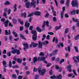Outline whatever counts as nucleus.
Returning <instances> with one entry per match:
<instances>
[{"mask_svg": "<svg viewBox=\"0 0 79 79\" xmlns=\"http://www.w3.org/2000/svg\"><path fill=\"white\" fill-rule=\"evenodd\" d=\"M31 33L33 35L32 39L34 40H36L37 39V32L35 30H32Z\"/></svg>", "mask_w": 79, "mask_h": 79, "instance_id": "2", "label": "nucleus"}, {"mask_svg": "<svg viewBox=\"0 0 79 79\" xmlns=\"http://www.w3.org/2000/svg\"><path fill=\"white\" fill-rule=\"evenodd\" d=\"M73 72L74 75L76 76H77V73H76V70H73Z\"/></svg>", "mask_w": 79, "mask_h": 79, "instance_id": "41", "label": "nucleus"}, {"mask_svg": "<svg viewBox=\"0 0 79 79\" xmlns=\"http://www.w3.org/2000/svg\"><path fill=\"white\" fill-rule=\"evenodd\" d=\"M21 16L24 17V18H26V12L22 13Z\"/></svg>", "mask_w": 79, "mask_h": 79, "instance_id": "23", "label": "nucleus"}, {"mask_svg": "<svg viewBox=\"0 0 79 79\" xmlns=\"http://www.w3.org/2000/svg\"><path fill=\"white\" fill-rule=\"evenodd\" d=\"M13 22L14 23L16 24V19H13Z\"/></svg>", "mask_w": 79, "mask_h": 79, "instance_id": "53", "label": "nucleus"}, {"mask_svg": "<svg viewBox=\"0 0 79 79\" xmlns=\"http://www.w3.org/2000/svg\"><path fill=\"white\" fill-rule=\"evenodd\" d=\"M73 73L69 74L68 75V77H71V76H73Z\"/></svg>", "mask_w": 79, "mask_h": 79, "instance_id": "61", "label": "nucleus"}, {"mask_svg": "<svg viewBox=\"0 0 79 79\" xmlns=\"http://www.w3.org/2000/svg\"><path fill=\"white\" fill-rule=\"evenodd\" d=\"M13 34L14 35L15 37H18V34L15 32V31H13Z\"/></svg>", "mask_w": 79, "mask_h": 79, "instance_id": "30", "label": "nucleus"}, {"mask_svg": "<svg viewBox=\"0 0 79 79\" xmlns=\"http://www.w3.org/2000/svg\"><path fill=\"white\" fill-rule=\"evenodd\" d=\"M8 23H9V20H7L5 22V27H7V26H8Z\"/></svg>", "mask_w": 79, "mask_h": 79, "instance_id": "24", "label": "nucleus"}, {"mask_svg": "<svg viewBox=\"0 0 79 79\" xmlns=\"http://www.w3.org/2000/svg\"><path fill=\"white\" fill-rule=\"evenodd\" d=\"M26 75H29V74H30V72L27 71L26 72Z\"/></svg>", "mask_w": 79, "mask_h": 79, "instance_id": "62", "label": "nucleus"}, {"mask_svg": "<svg viewBox=\"0 0 79 79\" xmlns=\"http://www.w3.org/2000/svg\"><path fill=\"white\" fill-rule=\"evenodd\" d=\"M74 49H75V50L76 51V52H77V53H78L79 52V50H78V49H77V48L75 46L74 47Z\"/></svg>", "mask_w": 79, "mask_h": 79, "instance_id": "34", "label": "nucleus"}, {"mask_svg": "<svg viewBox=\"0 0 79 79\" xmlns=\"http://www.w3.org/2000/svg\"><path fill=\"white\" fill-rule=\"evenodd\" d=\"M29 26H30V23L28 22H26L25 24V27L27 28H28L29 27Z\"/></svg>", "mask_w": 79, "mask_h": 79, "instance_id": "11", "label": "nucleus"}, {"mask_svg": "<svg viewBox=\"0 0 79 79\" xmlns=\"http://www.w3.org/2000/svg\"><path fill=\"white\" fill-rule=\"evenodd\" d=\"M2 63L4 66L5 68H6V61L5 60H3L2 62Z\"/></svg>", "mask_w": 79, "mask_h": 79, "instance_id": "18", "label": "nucleus"}, {"mask_svg": "<svg viewBox=\"0 0 79 79\" xmlns=\"http://www.w3.org/2000/svg\"><path fill=\"white\" fill-rule=\"evenodd\" d=\"M11 64H12L11 63V61H9V66L10 68H11Z\"/></svg>", "mask_w": 79, "mask_h": 79, "instance_id": "57", "label": "nucleus"}, {"mask_svg": "<svg viewBox=\"0 0 79 79\" xmlns=\"http://www.w3.org/2000/svg\"><path fill=\"white\" fill-rule=\"evenodd\" d=\"M38 59L36 57H35L33 58V62L34 63H35V62H37V61Z\"/></svg>", "mask_w": 79, "mask_h": 79, "instance_id": "25", "label": "nucleus"}, {"mask_svg": "<svg viewBox=\"0 0 79 79\" xmlns=\"http://www.w3.org/2000/svg\"><path fill=\"white\" fill-rule=\"evenodd\" d=\"M79 38V35H77L75 37V40H77Z\"/></svg>", "mask_w": 79, "mask_h": 79, "instance_id": "46", "label": "nucleus"}, {"mask_svg": "<svg viewBox=\"0 0 79 79\" xmlns=\"http://www.w3.org/2000/svg\"><path fill=\"white\" fill-rule=\"evenodd\" d=\"M67 6L68 7H69V0H67L66 1Z\"/></svg>", "mask_w": 79, "mask_h": 79, "instance_id": "27", "label": "nucleus"}, {"mask_svg": "<svg viewBox=\"0 0 79 79\" xmlns=\"http://www.w3.org/2000/svg\"><path fill=\"white\" fill-rule=\"evenodd\" d=\"M10 2L8 1H7L5 3V5H10Z\"/></svg>", "mask_w": 79, "mask_h": 79, "instance_id": "51", "label": "nucleus"}, {"mask_svg": "<svg viewBox=\"0 0 79 79\" xmlns=\"http://www.w3.org/2000/svg\"><path fill=\"white\" fill-rule=\"evenodd\" d=\"M46 39H47V40H49V39H50V35H48L47 36Z\"/></svg>", "mask_w": 79, "mask_h": 79, "instance_id": "56", "label": "nucleus"}, {"mask_svg": "<svg viewBox=\"0 0 79 79\" xmlns=\"http://www.w3.org/2000/svg\"><path fill=\"white\" fill-rule=\"evenodd\" d=\"M2 53H4V54H6V50L5 49H4L3 52H2Z\"/></svg>", "mask_w": 79, "mask_h": 79, "instance_id": "55", "label": "nucleus"}, {"mask_svg": "<svg viewBox=\"0 0 79 79\" xmlns=\"http://www.w3.org/2000/svg\"><path fill=\"white\" fill-rule=\"evenodd\" d=\"M64 62V59L63 58L61 60L59 63H60V64H61L62 63H63Z\"/></svg>", "mask_w": 79, "mask_h": 79, "instance_id": "32", "label": "nucleus"}, {"mask_svg": "<svg viewBox=\"0 0 79 79\" xmlns=\"http://www.w3.org/2000/svg\"><path fill=\"white\" fill-rule=\"evenodd\" d=\"M79 10L78 9L77 10H76V14H77V15H78L79 13Z\"/></svg>", "mask_w": 79, "mask_h": 79, "instance_id": "59", "label": "nucleus"}, {"mask_svg": "<svg viewBox=\"0 0 79 79\" xmlns=\"http://www.w3.org/2000/svg\"><path fill=\"white\" fill-rule=\"evenodd\" d=\"M48 34H49L50 35H53L54 33L52 32H48Z\"/></svg>", "mask_w": 79, "mask_h": 79, "instance_id": "54", "label": "nucleus"}, {"mask_svg": "<svg viewBox=\"0 0 79 79\" xmlns=\"http://www.w3.org/2000/svg\"><path fill=\"white\" fill-rule=\"evenodd\" d=\"M38 71L39 73L42 75V76H44V74L46 72V70L45 69H43L42 70H41V68H39L38 69Z\"/></svg>", "mask_w": 79, "mask_h": 79, "instance_id": "3", "label": "nucleus"}, {"mask_svg": "<svg viewBox=\"0 0 79 79\" xmlns=\"http://www.w3.org/2000/svg\"><path fill=\"white\" fill-rule=\"evenodd\" d=\"M35 3H36V2L35 0H32L31 3L30 2H28L25 3L26 8H31L32 6H33V8H35Z\"/></svg>", "mask_w": 79, "mask_h": 79, "instance_id": "1", "label": "nucleus"}, {"mask_svg": "<svg viewBox=\"0 0 79 79\" xmlns=\"http://www.w3.org/2000/svg\"><path fill=\"white\" fill-rule=\"evenodd\" d=\"M60 45H61L62 47H63V43H59V45H57V48H60Z\"/></svg>", "mask_w": 79, "mask_h": 79, "instance_id": "21", "label": "nucleus"}, {"mask_svg": "<svg viewBox=\"0 0 79 79\" xmlns=\"http://www.w3.org/2000/svg\"><path fill=\"white\" fill-rule=\"evenodd\" d=\"M16 51H17V49H14V50L12 51V53L13 54H15V53H16Z\"/></svg>", "mask_w": 79, "mask_h": 79, "instance_id": "40", "label": "nucleus"}, {"mask_svg": "<svg viewBox=\"0 0 79 79\" xmlns=\"http://www.w3.org/2000/svg\"><path fill=\"white\" fill-rule=\"evenodd\" d=\"M49 16V14L48 13H47L46 15H45V18H48Z\"/></svg>", "mask_w": 79, "mask_h": 79, "instance_id": "58", "label": "nucleus"}, {"mask_svg": "<svg viewBox=\"0 0 79 79\" xmlns=\"http://www.w3.org/2000/svg\"><path fill=\"white\" fill-rule=\"evenodd\" d=\"M23 45L24 47V48L23 49L24 50H26L27 49H28V48H29L28 44H27V43L23 44Z\"/></svg>", "mask_w": 79, "mask_h": 79, "instance_id": "6", "label": "nucleus"}, {"mask_svg": "<svg viewBox=\"0 0 79 79\" xmlns=\"http://www.w3.org/2000/svg\"><path fill=\"white\" fill-rule=\"evenodd\" d=\"M45 54H44V53L43 52H41L40 53L39 55L40 56H44V55Z\"/></svg>", "mask_w": 79, "mask_h": 79, "instance_id": "44", "label": "nucleus"}, {"mask_svg": "<svg viewBox=\"0 0 79 79\" xmlns=\"http://www.w3.org/2000/svg\"><path fill=\"white\" fill-rule=\"evenodd\" d=\"M61 26H60L59 27H56V31H57L58 29H60L61 28Z\"/></svg>", "mask_w": 79, "mask_h": 79, "instance_id": "35", "label": "nucleus"}, {"mask_svg": "<svg viewBox=\"0 0 79 79\" xmlns=\"http://www.w3.org/2000/svg\"><path fill=\"white\" fill-rule=\"evenodd\" d=\"M22 60H23V59L19 58H17V61L18 63H21L22 62Z\"/></svg>", "mask_w": 79, "mask_h": 79, "instance_id": "19", "label": "nucleus"}, {"mask_svg": "<svg viewBox=\"0 0 79 79\" xmlns=\"http://www.w3.org/2000/svg\"><path fill=\"white\" fill-rule=\"evenodd\" d=\"M32 44L33 46V48H35V47H37V45H38L37 43H35L34 42H32Z\"/></svg>", "mask_w": 79, "mask_h": 79, "instance_id": "16", "label": "nucleus"}, {"mask_svg": "<svg viewBox=\"0 0 79 79\" xmlns=\"http://www.w3.org/2000/svg\"><path fill=\"white\" fill-rule=\"evenodd\" d=\"M34 14L36 16H38L40 15V12L39 11H35L34 13Z\"/></svg>", "mask_w": 79, "mask_h": 79, "instance_id": "14", "label": "nucleus"}, {"mask_svg": "<svg viewBox=\"0 0 79 79\" xmlns=\"http://www.w3.org/2000/svg\"><path fill=\"white\" fill-rule=\"evenodd\" d=\"M54 2H55L56 6H58V2H57V1H56V0H54Z\"/></svg>", "mask_w": 79, "mask_h": 79, "instance_id": "43", "label": "nucleus"}, {"mask_svg": "<svg viewBox=\"0 0 79 79\" xmlns=\"http://www.w3.org/2000/svg\"><path fill=\"white\" fill-rule=\"evenodd\" d=\"M18 21L20 23V24H21V25H23L24 24V23H23V21H22L21 19H18Z\"/></svg>", "mask_w": 79, "mask_h": 79, "instance_id": "31", "label": "nucleus"}, {"mask_svg": "<svg viewBox=\"0 0 79 79\" xmlns=\"http://www.w3.org/2000/svg\"><path fill=\"white\" fill-rule=\"evenodd\" d=\"M76 59H77V60H78V62H79V56H77L76 57V56H74L73 58V60H75L74 61L75 63H77V61L76 60Z\"/></svg>", "mask_w": 79, "mask_h": 79, "instance_id": "7", "label": "nucleus"}, {"mask_svg": "<svg viewBox=\"0 0 79 79\" xmlns=\"http://www.w3.org/2000/svg\"><path fill=\"white\" fill-rule=\"evenodd\" d=\"M68 31H69V29L67 28L65 29L64 33H65V34H67V32H68Z\"/></svg>", "mask_w": 79, "mask_h": 79, "instance_id": "42", "label": "nucleus"}, {"mask_svg": "<svg viewBox=\"0 0 79 79\" xmlns=\"http://www.w3.org/2000/svg\"><path fill=\"white\" fill-rule=\"evenodd\" d=\"M12 77L15 78V79H16V75L15 74H14L12 75Z\"/></svg>", "mask_w": 79, "mask_h": 79, "instance_id": "49", "label": "nucleus"}, {"mask_svg": "<svg viewBox=\"0 0 79 79\" xmlns=\"http://www.w3.org/2000/svg\"><path fill=\"white\" fill-rule=\"evenodd\" d=\"M48 43H49L48 41H44L43 42V44H44V45H46V44H48Z\"/></svg>", "mask_w": 79, "mask_h": 79, "instance_id": "45", "label": "nucleus"}, {"mask_svg": "<svg viewBox=\"0 0 79 79\" xmlns=\"http://www.w3.org/2000/svg\"><path fill=\"white\" fill-rule=\"evenodd\" d=\"M16 6H17V5H16V4H15L14 7V12H15V11H16V10H17V8H16Z\"/></svg>", "mask_w": 79, "mask_h": 79, "instance_id": "29", "label": "nucleus"}, {"mask_svg": "<svg viewBox=\"0 0 79 79\" xmlns=\"http://www.w3.org/2000/svg\"><path fill=\"white\" fill-rule=\"evenodd\" d=\"M55 41L56 43L57 44V43H58V39H57L56 38H55V37H54L53 38V40L52 41L53 42H55Z\"/></svg>", "mask_w": 79, "mask_h": 79, "instance_id": "15", "label": "nucleus"}, {"mask_svg": "<svg viewBox=\"0 0 79 79\" xmlns=\"http://www.w3.org/2000/svg\"><path fill=\"white\" fill-rule=\"evenodd\" d=\"M42 42L40 41H39L38 48H42Z\"/></svg>", "mask_w": 79, "mask_h": 79, "instance_id": "20", "label": "nucleus"}, {"mask_svg": "<svg viewBox=\"0 0 79 79\" xmlns=\"http://www.w3.org/2000/svg\"><path fill=\"white\" fill-rule=\"evenodd\" d=\"M74 49H75V50L76 51V52H77V53H78L79 52V50H78V49H77V48L75 46L74 47Z\"/></svg>", "mask_w": 79, "mask_h": 79, "instance_id": "33", "label": "nucleus"}, {"mask_svg": "<svg viewBox=\"0 0 79 79\" xmlns=\"http://www.w3.org/2000/svg\"><path fill=\"white\" fill-rule=\"evenodd\" d=\"M71 15H75L76 14V10H73L71 12Z\"/></svg>", "mask_w": 79, "mask_h": 79, "instance_id": "39", "label": "nucleus"}, {"mask_svg": "<svg viewBox=\"0 0 79 79\" xmlns=\"http://www.w3.org/2000/svg\"><path fill=\"white\" fill-rule=\"evenodd\" d=\"M71 65H69L68 66L67 69L69 72H71L72 71V70H71Z\"/></svg>", "mask_w": 79, "mask_h": 79, "instance_id": "13", "label": "nucleus"}, {"mask_svg": "<svg viewBox=\"0 0 79 79\" xmlns=\"http://www.w3.org/2000/svg\"><path fill=\"white\" fill-rule=\"evenodd\" d=\"M23 76H19L18 77V79H22V78H23Z\"/></svg>", "mask_w": 79, "mask_h": 79, "instance_id": "64", "label": "nucleus"}, {"mask_svg": "<svg viewBox=\"0 0 79 79\" xmlns=\"http://www.w3.org/2000/svg\"><path fill=\"white\" fill-rule=\"evenodd\" d=\"M53 19L54 21H56V18L55 17H54L53 18Z\"/></svg>", "mask_w": 79, "mask_h": 79, "instance_id": "60", "label": "nucleus"}, {"mask_svg": "<svg viewBox=\"0 0 79 79\" xmlns=\"http://www.w3.org/2000/svg\"><path fill=\"white\" fill-rule=\"evenodd\" d=\"M36 30L39 32H42V30L38 27H36Z\"/></svg>", "mask_w": 79, "mask_h": 79, "instance_id": "22", "label": "nucleus"}, {"mask_svg": "<svg viewBox=\"0 0 79 79\" xmlns=\"http://www.w3.org/2000/svg\"><path fill=\"white\" fill-rule=\"evenodd\" d=\"M34 13H31L29 15H28V17H31V16H33V15H34Z\"/></svg>", "mask_w": 79, "mask_h": 79, "instance_id": "50", "label": "nucleus"}, {"mask_svg": "<svg viewBox=\"0 0 79 79\" xmlns=\"http://www.w3.org/2000/svg\"><path fill=\"white\" fill-rule=\"evenodd\" d=\"M3 16H5L6 18H8V17L6 16H7V14H6V12L4 13Z\"/></svg>", "mask_w": 79, "mask_h": 79, "instance_id": "37", "label": "nucleus"}, {"mask_svg": "<svg viewBox=\"0 0 79 79\" xmlns=\"http://www.w3.org/2000/svg\"><path fill=\"white\" fill-rule=\"evenodd\" d=\"M8 31H9V32H8L7 30H5L6 35H10L11 34V32H10V30H9Z\"/></svg>", "mask_w": 79, "mask_h": 79, "instance_id": "17", "label": "nucleus"}, {"mask_svg": "<svg viewBox=\"0 0 79 79\" xmlns=\"http://www.w3.org/2000/svg\"><path fill=\"white\" fill-rule=\"evenodd\" d=\"M12 68H18L19 67L18 66V65H14V66H13Z\"/></svg>", "mask_w": 79, "mask_h": 79, "instance_id": "47", "label": "nucleus"}, {"mask_svg": "<svg viewBox=\"0 0 79 79\" xmlns=\"http://www.w3.org/2000/svg\"><path fill=\"white\" fill-rule=\"evenodd\" d=\"M20 35L22 39H26L25 37H24V35H23L21 34H20Z\"/></svg>", "mask_w": 79, "mask_h": 79, "instance_id": "38", "label": "nucleus"}, {"mask_svg": "<svg viewBox=\"0 0 79 79\" xmlns=\"http://www.w3.org/2000/svg\"><path fill=\"white\" fill-rule=\"evenodd\" d=\"M38 60H41V61H44L45 60V57L44 56H41V57H39L38 59Z\"/></svg>", "mask_w": 79, "mask_h": 79, "instance_id": "10", "label": "nucleus"}, {"mask_svg": "<svg viewBox=\"0 0 79 79\" xmlns=\"http://www.w3.org/2000/svg\"><path fill=\"white\" fill-rule=\"evenodd\" d=\"M51 8L52 10V12L53 13V15L54 16H56V12L55 11H54L53 10H54V8H53V7L52 6H51Z\"/></svg>", "mask_w": 79, "mask_h": 79, "instance_id": "12", "label": "nucleus"}, {"mask_svg": "<svg viewBox=\"0 0 79 79\" xmlns=\"http://www.w3.org/2000/svg\"><path fill=\"white\" fill-rule=\"evenodd\" d=\"M57 52H58V50H55L53 52V55H55L57 53Z\"/></svg>", "mask_w": 79, "mask_h": 79, "instance_id": "28", "label": "nucleus"}, {"mask_svg": "<svg viewBox=\"0 0 79 79\" xmlns=\"http://www.w3.org/2000/svg\"><path fill=\"white\" fill-rule=\"evenodd\" d=\"M72 19L74 22H77L78 21V19H74V18H73Z\"/></svg>", "mask_w": 79, "mask_h": 79, "instance_id": "36", "label": "nucleus"}, {"mask_svg": "<svg viewBox=\"0 0 79 79\" xmlns=\"http://www.w3.org/2000/svg\"><path fill=\"white\" fill-rule=\"evenodd\" d=\"M65 50H66V51H67V50H68L69 52H70V51H71V49L70 48V47L69 46L67 48H66Z\"/></svg>", "mask_w": 79, "mask_h": 79, "instance_id": "26", "label": "nucleus"}, {"mask_svg": "<svg viewBox=\"0 0 79 79\" xmlns=\"http://www.w3.org/2000/svg\"><path fill=\"white\" fill-rule=\"evenodd\" d=\"M56 69L59 70V72H61V71L63 70V68H60L59 66L58 65H56Z\"/></svg>", "mask_w": 79, "mask_h": 79, "instance_id": "8", "label": "nucleus"}, {"mask_svg": "<svg viewBox=\"0 0 79 79\" xmlns=\"http://www.w3.org/2000/svg\"><path fill=\"white\" fill-rule=\"evenodd\" d=\"M16 53H17V55H19V54H20L19 50H17V51H16Z\"/></svg>", "mask_w": 79, "mask_h": 79, "instance_id": "52", "label": "nucleus"}, {"mask_svg": "<svg viewBox=\"0 0 79 79\" xmlns=\"http://www.w3.org/2000/svg\"><path fill=\"white\" fill-rule=\"evenodd\" d=\"M71 3L72 6L74 7L75 6H77V0L73 1Z\"/></svg>", "mask_w": 79, "mask_h": 79, "instance_id": "5", "label": "nucleus"}, {"mask_svg": "<svg viewBox=\"0 0 79 79\" xmlns=\"http://www.w3.org/2000/svg\"><path fill=\"white\" fill-rule=\"evenodd\" d=\"M60 3H61L62 4H64V0H61L60 1Z\"/></svg>", "mask_w": 79, "mask_h": 79, "instance_id": "48", "label": "nucleus"}, {"mask_svg": "<svg viewBox=\"0 0 79 79\" xmlns=\"http://www.w3.org/2000/svg\"><path fill=\"white\" fill-rule=\"evenodd\" d=\"M65 7H63L62 10L63 11L61 12V18H63V13L64 12Z\"/></svg>", "mask_w": 79, "mask_h": 79, "instance_id": "9", "label": "nucleus"}, {"mask_svg": "<svg viewBox=\"0 0 79 79\" xmlns=\"http://www.w3.org/2000/svg\"><path fill=\"white\" fill-rule=\"evenodd\" d=\"M50 65H51V64L50 63H48L47 64V67H49Z\"/></svg>", "mask_w": 79, "mask_h": 79, "instance_id": "63", "label": "nucleus"}, {"mask_svg": "<svg viewBox=\"0 0 79 79\" xmlns=\"http://www.w3.org/2000/svg\"><path fill=\"white\" fill-rule=\"evenodd\" d=\"M51 79H53L55 78L56 79H62V75L60 74L58 75H57L56 76L55 75H54L53 76H52L51 77Z\"/></svg>", "mask_w": 79, "mask_h": 79, "instance_id": "4", "label": "nucleus"}]
</instances>
